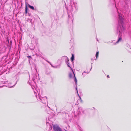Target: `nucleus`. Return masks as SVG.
Returning a JSON list of instances; mask_svg holds the SVG:
<instances>
[{
    "instance_id": "nucleus-11",
    "label": "nucleus",
    "mask_w": 131,
    "mask_h": 131,
    "mask_svg": "<svg viewBox=\"0 0 131 131\" xmlns=\"http://www.w3.org/2000/svg\"><path fill=\"white\" fill-rule=\"evenodd\" d=\"M79 98H80V100L81 101H82L81 99V97L80 96H79Z\"/></svg>"
},
{
    "instance_id": "nucleus-8",
    "label": "nucleus",
    "mask_w": 131,
    "mask_h": 131,
    "mask_svg": "<svg viewBox=\"0 0 131 131\" xmlns=\"http://www.w3.org/2000/svg\"><path fill=\"white\" fill-rule=\"evenodd\" d=\"M69 61V59H68V61H67V65L69 67H70V66H69V62H68Z\"/></svg>"
},
{
    "instance_id": "nucleus-7",
    "label": "nucleus",
    "mask_w": 131,
    "mask_h": 131,
    "mask_svg": "<svg viewBox=\"0 0 131 131\" xmlns=\"http://www.w3.org/2000/svg\"><path fill=\"white\" fill-rule=\"evenodd\" d=\"M99 52H98V51L97 52H96V58H98V55H99Z\"/></svg>"
},
{
    "instance_id": "nucleus-10",
    "label": "nucleus",
    "mask_w": 131,
    "mask_h": 131,
    "mask_svg": "<svg viewBox=\"0 0 131 131\" xmlns=\"http://www.w3.org/2000/svg\"><path fill=\"white\" fill-rule=\"evenodd\" d=\"M27 57L29 59L30 58H31V56H27Z\"/></svg>"
},
{
    "instance_id": "nucleus-5",
    "label": "nucleus",
    "mask_w": 131,
    "mask_h": 131,
    "mask_svg": "<svg viewBox=\"0 0 131 131\" xmlns=\"http://www.w3.org/2000/svg\"><path fill=\"white\" fill-rule=\"evenodd\" d=\"M74 56L73 54H72V57L71 58V61H73L74 60Z\"/></svg>"
},
{
    "instance_id": "nucleus-3",
    "label": "nucleus",
    "mask_w": 131,
    "mask_h": 131,
    "mask_svg": "<svg viewBox=\"0 0 131 131\" xmlns=\"http://www.w3.org/2000/svg\"><path fill=\"white\" fill-rule=\"evenodd\" d=\"M118 16H119V20H120V21H121L122 22L123 21V19L122 17L121 16H120L121 14L119 13H118Z\"/></svg>"
},
{
    "instance_id": "nucleus-2",
    "label": "nucleus",
    "mask_w": 131,
    "mask_h": 131,
    "mask_svg": "<svg viewBox=\"0 0 131 131\" xmlns=\"http://www.w3.org/2000/svg\"><path fill=\"white\" fill-rule=\"evenodd\" d=\"M27 10H28V7L27 4H26L25 7V13L26 14H27Z\"/></svg>"
},
{
    "instance_id": "nucleus-4",
    "label": "nucleus",
    "mask_w": 131,
    "mask_h": 131,
    "mask_svg": "<svg viewBox=\"0 0 131 131\" xmlns=\"http://www.w3.org/2000/svg\"><path fill=\"white\" fill-rule=\"evenodd\" d=\"M28 7L31 9H32L33 10H35L34 7L33 6H31L29 4H28Z\"/></svg>"
},
{
    "instance_id": "nucleus-6",
    "label": "nucleus",
    "mask_w": 131,
    "mask_h": 131,
    "mask_svg": "<svg viewBox=\"0 0 131 131\" xmlns=\"http://www.w3.org/2000/svg\"><path fill=\"white\" fill-rule=\"evenodd\" d=\"M122 40V38L120 37L119 38L118 41L116 42V43H118L119 41H121Z\"/></svg>"
},
{
    "instance_id": "nucleus-12",
    "label": "nucleus",
    "mask_w": 131,
    "mask_h": 131,
    "mask_svg": "<svg viewBox=\"0 0 131 131\" xmlns=\"http://www.w3.org/2000/svg\"><path fill=\"white\" fill-rule=\"evenodd\" d=\"M75 82H77V79H76V78H75Z\"/></svg>"
},
{
    "instance_id": "nucleus-13",
    "label": "nucleus",
    "mask_w": 131,
    "mask_h": 131,
    "mask_svg": "<svg viewBox=\"0 0 131 131\" xmlns=\"http://www.w3.org/2000/svg\"><path fill=\"white\" fill-rule=\"evenodd\" d=\"M107 77H108V78H109L110 77L109 76V75H107Z\"/></svg>"
},
{
    "instance_id": "nucleus-1",
    "label": "nucleus",
    "mask_w": 131,
    "mask_h": 131,
    "mask_svg": "<svg viewBox=\"0 0 131 131\" xmlns=\"http://www.w3.org/2000/svg\"><path fill=\"white\" fill-rule=\"evenodd\" d=\"M53 129L54 131H62L61 129L58 126H54Z\"/></svg>"
},
{
    "instance_id": "nucleus-9",
    "label": "nucleus",
    "mask_w": 131,
    "mask_h": 131,
    "mask_svg": "<svg viewBox=\"0 0 131 131\" xmlns=\"http://www.w3.org/2000/svg\"><path fill=\"white\" fill-rule=\"evenodd\" d=\"M69 76L70 78H71L72 76V74H71L70 73L69 74Z\"/></svg>"
}]
</instances>
